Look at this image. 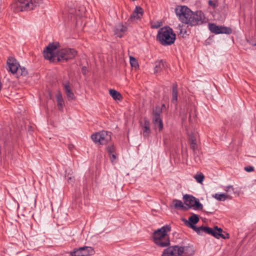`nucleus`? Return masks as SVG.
Instances as JSON below:
<instances>
[{
	"instance_id": "nucleus-1",
	"label": "nucleus",
	"mask_w": 256,
	"mask_h": 256,
	"mask_svg": "<svg viewBox=\"0 0 256 256\" xmlns=\"http://www.w3.org/2000/svg\"><path fill=\"white\" fill-rule=\"evenodd\" d=\"M59 46L58 43H50L44 50L43 55L45 59L50 62H66L74 58L77 55V51L74 48H66L54 51Z\"/></svg>"
},
{
	"instance_id": "nucleus-2",
	"label": "nucleus",
	"mask_w": 256,
	"mask_h": 256,
	"mask_svg": "<svg viewBox=\"0 0 256 256\" xmlns=\"http://www.w3.org/2000/svg\"><path fill=\"white\" fill-rule=\"evenodd\" d=\"M175 12L182 22L191 26L206 22L204 14L202 10L194 12L186 6H178L175 8Z\"/></svg>"
},
{
	"instance_id": "nucleus-3",
	"label": "nucleus",
	"mask_w": 256,
	"mask_h": 256,
	"mask_svg": "<svg viewBox=\"0 0 256 256\" xmlns=\"http://www.w3.org/2000/svg\"><path fill=\"white\" fill-rule=\"evenodd\" d=\"M42 3V0H16L12 4V8L18 12L36 10Z\"/></svg>"
},
{
	"instance_id": "nucleus-4",
	"label": "nucleus",
	"mask_w": 256,
	"mask_h": 256,
	"mask_svg": "<svg viewBox=\"0 0 256 256\" xmlns=\"http://www.w3.org/2000/svg\"><path fill=\"white\" fill-rule=\"evenodd\" d=\"M171 227L168 225L162 226L153 233L154 242L158 246L164 248L170 244V238L167 232H170Z\"/></svg>"
},
{
	"instance_id": "nucleus-5",
	"label": "nucleus",
	"mask_w": 256,
	"mask_h": 256,
	"mask_svg": "<svg viewBox=\"0 0 256 256\" xmlns=\"http://www.w3.org/2000/svg\"><path fill=\"white\" fill-rule=\"evenodd\" d=\"M176 37V35L172 28L164 26L159 30L156 38L162 46H168L174 42Z\"/></svg>"
},
{
	"instance_id": "nucleus-6",
	"label": "nucleus",
	"mask_w": 256,
	"mask_h": 256,
	"mask_svg": "<svg viewBox=\"0 0 256 256\" xmlns=\"http://www.w3.org/2000/svg\"><path fill=\"white\" fill-rule=\"evenodd\" d=\"M184 204L188 208V210L192 208L195 210H201L206 212L208 215L212 214L214 213L216 210L213 208L210 211H206L203 210V206L200 202L199 200L194 196L192 195L186 194L183 196Z\"/></svg>"
},
{
	"instance_id": "nucleus-7",
	"label": "nucleus",
	"mask_w": 256,
	"mask_h": 256,
	"mask_svg": "<svg viewBox=\"0 0 256 256\" xmlns=\"http://www.w3.org/2000/svg\"><path fill=\"white\" fill-rule=\"evenodd\" d=\"M91 138L96 144H106L112 139V132L106 130H102L96 132L91 136Z\"/></svg>"
},
{
	"instance_id": "nucleus-8",
	"label": "nucleus",
	"mask_w": 256,
	"mask_h": 256,
	"mask_svg": "<svg viewBox=\"0 0 256 256\" xmlns=\"http://www.w3.org/2000/svg\"><path fill=\"white\" fill-rule=\"evenodd\" d=\"M222 229L218 228V226H214V228L208 226H202V232L210 234L216 238H220L223 239L228 238L229 234L226 233L227 236H226L222 234Z\"/></svg>"
},
{
	"instance_id": "nucleus-9",
	"label": "nucleus",
	"mask_w": 256,
	"mask_h": 256,
	"mask_svg": "<svg viewBox=\"0 0 256 256\" xmlns=\"http://www.w3.org/2000/svg\"><path fill=\"white\" fill-rule=\"evenodd\" d=\"M144 13V10L140 6H136L135 9L128 19L125 24L127 26H130L138 22V20H140Z\"/></svg>"
},
{
	"instance_id": "nucleus-10",
	"label": "nucleus",
	"mask_w": 256,
	"mask_h": 256,
	"mask_svg": "<svg viewBox=\"0 0 256 256\" xmlns=\"http://www.w3.org/2000/svg\"><path fill=\"white\" fill-rule=\"evenodd\" d=\"M94 253V250L90 246H82L79 248H75L70 252L71 256H86L92 255Z\"/></svg>"
},
{
	"instance_id": "nucleus-11",
	"label": "nucleus",
	"mask_w": 256,
	"mask_h": 256,
	"mask_svg": "<svg viewBox=\"0 0 256 256\" xmlns=\"http://www.w3.org/2000/svg\"><path fill=\"white\" fill-rule=\"evenodd\" d=\"M161 114L162 108L159 106H156L155 110L153 111L152 122L155 127H158L159 131H162L163 129V122L160 118Z\"/></svg>"
},
{
	"instance_id": "nucleus-12",
	"label": "nucleus",
	"mask_w": 256,
	"mask_h": 256,
	"mask_svg": "<svg viewBox=\"0 0 256 256\" xmlns=\"http://www.w3.org/2000/svg\"><path fill=\"white\" fill-rule=\"evenodd\" d=\"M161 114L162 108L159 106H156L155 110L153 111L152 122L155 127H158L159 131H162L163 129V122L160 118Z\"/></svg>"
},
{
	"instance_id": "nucleus-13",
	"label": "nucleus",
	"mask_w": 256,
	"mask_h": 256,
	"mask_svg": "<svg viewBox=\"0 0 256 256\" xmlns=\"http://www.w3.org/2000/svg\"><path fill=\"white\" fill-rule=\"evenodd\" d=\"M208 28L212 32L215 34H230L232 33V30L230 28L216 26L213 23L208 24Z\"/></svg>"
},
{
	"instance_id": "nucleus-14",
	"label": "nucleus",
	"mask_w": 256,
	"mask_h": 256,
	"mask_svg": "<svg viewBox=\"0 0 256 256\" xmlns=\"http://www.w3.org/2000/svg\"><path fill=\"white\" fill-rule=\"evenodd\" d=\"M6 69L12 74H16L20 67V64L13 57H9L8 58Z\"/></svg>"
},
{
	"instance_id": "nucleus-15",
	"label": "nucleus",
	"mask_w": 256,
	"mask_h": 256,
	"mask_svg": "<svg viewBox=\"0 0 256 256\" xmlns=\"http://www.w3.org/2000/svg\"><path fill=\"white\" fill-rule=\"evenodd\" d=\"M181 252L179 246H171L164 250L162 256H179Z\"/></svg>"
},
{
	"instance_id": "nucleus-16",
	"label": "nucleus",
	"mask_w": 256,
	"mask_h": 256,
	"mask_svg": "<svg viewBox=\"0 0 256 256\" xmlns=\"http://www.w3.org/2000/svg\"><path fill=\"white\" fill-rule=\"evenodd\" d=\"M128 26L126 24H124L122 22L120 23L115 27L114 34L118 38H122L128 31Z\"/></svg>"
},
{
	"instance_id": "nucleus-17",
	"label": "nucleus",
	"mask_w": 256,
	"mask_h": 256,
	"mask_svg": "<svg viewBox=\"0 0 256 256\" xmlns=\"http://www.w3.org/2000/svg\"><path fill=\"white\" fill-rule=\"evenodd\" d=\"M62 84L68 100H74L76 97L70 86V82L67 81L66 82L63 84Z\"/></svg>"
},
{
	"instance_id": "nucleus-18",
	"label": "nucleus",
	"mask_w": 256,
	"mask_h": 256,
	"mask_svg": "<svg viewBox=\"0 0 256 256\" xmlns=\"http://www.w3.org/2000/svg\"><path fill=\"white\" fill-rule=\"evenodd\" d=\"M142 134L144 138H148L151 132L150 129V122L149 120L144 118V124L142 126Z\"/></svg>"
},
{
	"instance_id": "nucleus-19",
	"label": "nucleus",
	"mask_w": 256,
	"mask_h": 256,
	"mask_svg": "<svg viewBox=\"0 0 256 256\" xmlns=\"http://www.w3.org/2000/svg\"><path fill=\"white\" fill-rule=\"evenodd\" d=\"M181 252H180V256H190L194 254V250L192 246H179Z\"/></svg>"
},
{
	"instance_id": "nucleus-20",
	"label": "nucleus",
	"mask_w": 256,
	"mask_h": 256,
	"mask_svg": "<svg viewBox=\"0 0 256 256\" xmlns=\"http://www.w3.org/2000/svg\"><path fill=\"white\" fill-rule=\"evenodd\" d=\"M172 98L171 102L174 104L176 105L178 98V86L176 82H174L172 85Z\"/></svg>"
},
{
	"instance_id": "nucleus-21",
	"label": "nucleus",
	"mask_w": 256,
	"mask_h": 256,
	"mask_svg": "<svg viewBox=\"0 0 256 256\" xmlns=\"http://www.w3.org/2000/svg\"><path fill=\"white\" fill-rule=\"evenodd\" d=\"M166 63L162 60L156 62L154 72L155 74L159 73L163 68L166 66Z\"/></svg>"
},
{
	"instance_id": "nucleus-22",
	"label": "nucleus",
	"mask_w": 256,
	"mask_h": 256,
	"mask_svg": "<svg viewBox=\"0 0 256 256\" xmlns=\"http://www.w3.org/2000/svg\"><path fill=\"white\" fill-rule=\"evenodd\" d=\"M200 218L198 215L192 214V215L189 217L188 220L185 221V224L186 226H190L192 225H195L199 222Z\"/></svg>"
},
{
	"instance_id": "nucleus-23",
	"label": "nucleus",
	"mask_w": 256,
	"mask_h": 256,
	"mask_svg": "<svg viewBox=\"0 0 256 256\" xmlns=\"http://www.w3.org/2000/svg\"><path fill=\"white\" fill-rule=\"evenodd\" d=\"M56 98L58 110L62 111L64 103L62 94L60 92H58L56 95Z\"/></svg>"
},
{
	"instance_id": "nucleus-24",
	"label": "nucleus",
	"mask_w": 256,
	"mask_h": 256,
	"mask_svg": "<svg viewBox=\"0 0 256 256\" xmlns=\"http://www.w3.org/2000/svg\"><path fill=\"white\" fill-rule=\"evenodd\" d=\"M172 204L174 208L176 209L180 208L184 211L188 210V208L184 206V204L180 200L174 199L172 200Z\"/></svg>"
},
{
	"instance_id": "nucleus-25",
	"label": "nucleus",
	"mask_w": 256,
	"mask_h": 256,
	"mask_svg": "<svg viewBox=\"0 0 256 256\" xmlns=\"http://www.w3.org/2000/svg\"><path fill=\"white\" fill-rule=\"evenodd\" d=\"M190 148L194 152L198 148L196 138L193 134L190 136L188 140Z\"/></svg>"
},
{
	"instance_id": "nucleus-26",
	"label": "nucleus",
	"mask_w": 256,
	"mask_h": 256,
	"mask_svg": "<svg viewBox=\"0 0 256 256\" xmlns=\"http://www.w3.org/2000/svg\"><path fill=\"white\" fill-rule=\"evenodd\" d=\"M109 94L114 100H121L122 99V94L118 92L114 89H110L109 90Z\"/></svg>"
},
{
	"instance_id": "nucleus-27",
	"label": "nucleus",
	"mask_w": 256,
	"mask_h": 256,
	"mask_svg": "<svg viewBox=\"0 0 256 256\" xmlns=\"http://www.w3.org/2000/svg\"><path fill=\"white\" fill-rule=\"evenodd\" d=\"M28 74V71L26 68L24 67H21L20 66L18 68V71L17 72L16 74L18 76H26Z\"/></svg>"
},
{
	"instance_id": "nucleus-28",
	"label": "nucleus",
	"mask_w": 256,
	"mask_h": 256,
	"mask_svg": "<svg viewBox=\"0 0 256 256\" xmlns=\"http://www.w3.org/2000/svg\"><path fill=\"white\" fill-rule=\"evenodd\" d=\"M228 196L227 194H215L214 197L217 199L218 200H220V201H224L225 200L228 198Z\"/></svg>"
},
{
	"instance_id": "nucleus-29",
	"label": "nucleus",
	"mask_w": 256,
	"mask_h": 256,
	"mask_svg": "<svg viewBox=\"0 0 256 256\" xmlns=\"http://www.w3.org/2000/svg\"><path fill=\"white\" fill-rule=\"evenodd\" d=\"M194 178L196 180V182L198 183H202V182L204 181V176L202 174H196Z\"/></svg>"
},
{
	"instance_id": "nucleus-30",
	"label": "nucleus",
	"mask_w": 256,
	"mask_h": 256,
	"mask_svg": "<svg viewBox=\"0 0 256 256\" xmlns=\"http://www.w3.org/2000/svg\"><path fill=\"white\" fill-rule=\"evenodd\" d=\"M151 28H158L162 25V23L160 21H157L154 22H151Z\"/></svg>"
},
{
	"instance_id": "nucleus-31",
	"label": "nucleus",
	"mask_w": 256,
	"mask_h": 256,
	"mask_svg": "<svg viewBox=\"0 0 256 256\" xmlns=\"http://www.w3.org/2000/svg\"><path fill=\"white\" fill-rule=\"evenodd\" d=\"M130 64L132 66L135 68L138 66L137 60L132 56H130Z\"/></svg>"
},
{
	"instance_id": "nucleus-32",
	"label": "nucleus",
	"mask_w": 256,
	"mask_h": 256,
	"mask_svg": "<svg viewBox=\"0 0 256 256\" xmlns=\"http://www.w3.org/2000/svg\"><path fill=\"white\" fill-rule=\"evenodd\" d=\"M106 150L108 154L116 152V148L113 144L108 146Z\"/></svg>"
},
{
	"instance_id": "nucleus-33",
	"label": "nucleus",
	"mask_w": 256,
	"mask_h": 256,
	"mask_svg": "<svg viewBox=\"0 0 256 256\" xmlns=\"http://www.w3.org/2000/svg\"><path fill=\"white\" fill-rule=\"evenodd\" d=\"M109 156H110V158L112 162H113L116 158V152L110 154H109Z\"/></svg>"
},
{
	"instance_id": "nucleus-34",
	"label": "nucleus",
	"mask_w": 256,
	"mask_h": 256,
	"mask_svg": "<svg viewBox=\"0 0 256 256\" xmlns=\"http://www.w3.org/2000/svg\"><path fill=\"white\" fill-rule=\"evenodd\" d=\"M244 169L247 172H252L254 170V168L252 166H245Z\"/></svg>"
},
{
	"instance_id": "nucleus-35",
	"label": "nucleus",
	"mask_w": 256,
	"mask_h": 256,
	"mask_svg": "<svg viewBox=\"0 0 256 256\" xmlns=\"http://www.w3.org/2000/svg\"><path fill=\"white\" fill-rule=\"evenodd\" d=\"M208 4L212 6L213 7V8H216L218 6V4L214 2H213L212 0H210L208 1Z\"/></svg>"
},
{
	"instance_id": "nucleus-36",
	"label": "nucleus",
	"mask_w": 256,
	"mask_h": 256,
	"mask_svg": "<svg viewBox=\"0 0 256 256\" xmlns=\"http://www.w3.org/2000/svg\"><path fill=\"white\" fill-rule=\"evenodd\" d=\"M88 72L87 68L85 66H84L82 68V72L84 75H86Z\"/></svg>"
},
{
	"instance_id": "nucleus-37",
	"label": "nucleus",
	"mask_w": 256,
	"mask_h": 256,
	"mask_svg": "<svg viewBox=\"0 0 256 256\" xmlns=\"http://www.w3.org/2000/svg\"><path fill=\"white\" fill-rule=\"evenodd\" d=\"M234 189L232 187V186H227L226 187V190L227 192H230L231 190H232L234 191Z\"/></svg>"
},
{
	"instance_id": "nucleus-38",
	"label": "nucleus",
	"mask_w": 256,
	"mask_h": 256,
	"mask_svg": "<svg viewBox=\"0 0 256 256\" xmlns=\"http://www.w3.org/2000/svg\"><path fill=\"white\" fill-rule=\"evenodd\" d=\"M198 234H200L202 232V226L198 227V229L196 230Z\"/></svg>"
},
{
	"instance_id": "nucleus-39",
	"label": "nucleus",
	"mask_w": 256,
	"mask_h": 256,
	"mask_svg": "<svg viewBox=\"0 0 256 256\" xmlns=\"http://www.w3.org/2000/svg\"><path fill=\"white\" fill-rule=\"evenodd\" d=\"M188 227H189V228H192V230H195V231H196V230L198 229V227H197V226H195L194 225H192V226H188Z\"/></svg>"
},
{
	"instance_id": "nucleus-40",
	"label": "nucleus",
	"mask_w": 256,
	"mask_h": 256,
	"mask_svg": "<svg viewBox=\"0 0 256 256\" xmlns=\"http://www.w3.org/2000/svg\"><path fill=\"white\" fill-rule=\"evenodd\" d=\"M74 178L70 177L68 179V182H74Z\"/></svg>"
},
{
	"instance_id": "nucleus-41",
	"label": "nucleus",
	"mask_w": 256,
	"mask_h": 256,
	"mask_svg": "<svg viewBox=\"0 0 256 256\" xmlns=\"http://www.w3.org/2000/svg\"><path fill=\"white\" fill-rule=\"evenodd\" d=\"M163 108H165V104H162V108H160L162 109Z\"/></svg>"
}]
</instances>
